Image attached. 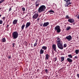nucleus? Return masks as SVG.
Instances as JSON below:
<instances>
[{"label": "nucleus", "mask_w": 79, "mask_h": 79, "mask_svg": "<svg viewBox=\"0 0 79 79\" xmlns=\"http://www.w3.org/2000/svg\"><path fill=\"white\" fill-rule=\"evenodd\" d=\"M75 53L77 55L79 53V49H76L75 50Z\"/></svg>", "instance_id": "20"}, {"label": "nucleus", "mask_w": 79, "mask_h": 79, "mask_svg": "<svg viewBox=\"0 0 79 79\" xmlns=\"http://www.w3.org/2000/svg\"><path fill=\"white\" fill-rule=\"evenodd\" d=\"M37 1H38V2H40V0H37Z\"/></svg>", "instance_id": "44"}, {"label": "nucleus", "mask_w": 79, "mask_h": 79, "mask_svg": "<svg viewBox=\"0 0 79 79\" xmlns=\"http://www.w3.org/2000/svg\"><path fill=\"white\" fill-rule=\"evenodd\" d=\"M30 26H31V23L30 22L27 23L26 25V29L28 27H29Z\"/></svg>", "instance_id": "9"}, {"label": "nucleus", "mask_w": 79, "mask_h": 79, "mask_svg": "<svg viewBox=\"0 0 79 79\" xmlns=\"http://www.w3.org/2000/svg\"><path fill=\"white\" fill-rule=\"evenodd\" d=\"M18 19H15L13 21V24L14 25H15V24H16L18 23Z\"/></svg>", "instance_id": "11"}, {"label": "nucleus", "mask_w": 79, "mask_h": 79, "mask_svg": "<svg viewBox=\"0 0 79 79\" xmlns=\"http://www.w3.org/2000/svg\"><path fill=\"white\" fill-rule=\"evenodd\" d=\"M68 56L70 58H73V56L71 54H69V55H68Z\"/></svg>", "instance_id": "21"}, {"label": "nucleus", "mask_w": 79, "mask_h": 79, "mask_svg": "<svg viewBox=\"0 0 79 79\" xmlns=\"http://www.w3.org/2000/svg\"><path fill=\"white\" fill-rule=\"evenodd\" d=\"M53 60L54 62H55L57 60V57H56L53 59Z\"/></svg>", "instance_id": "22"}, {"label": "nucleus", "mask_w": 79, "mask_h": 79, "mask_svg": "<svg viewBox=\"0 0 79 79\" xmlns=\"http://www.w3.org/2000/svg\"><path fill=\"white\" fill-rule=\"evenodd\" d=\"M25 44H26L25 45L26 46H27V45L28 44L27 43V42H26V41L25 42Z\"/></svg>", "instance_id": "35"}, {"label": "nucleus", "mask_w": 79, "mask_h": 79, "mask_svg": "<svg viewBox=\"0 0 79 79\" xmlns=\"http://www.w3.org/2000/svg\"><path fill=\"white\" fill-rule=\"evenodd\" d=\"M1 42H6V39L5 38H2L1 40Z\"/></svg>", "instance_id": "17"}, {"label": "nucleus", "mask_w": 79, "mask_h": 79, "mask_svg": "<svg viewBox=\"0 0 79 79\" xmlns=\"http://www.w3.org/2000/svg\"><path fill=\"white\" fill-rule=\"evenodd\" d=\"M40 26H43V23H41L40 25Z\"/></svg>", "instance_id": "41"}, {"label": "nucleus", "mask_w": 79, "mask_h": 79, "mask_svg": "<svg viewBox=\"0 0 79 79\" xmlns=\"http://www.w3.org/2000/svg\"><path fill=\"white\" fill-rule=\"evenodd\" d=\"M2 19H3V20H5V17H3L2 18Z\"/></svg>", "instance_id": "38"}, {"label": "nucleus", "mask_w": 79, "mask_h": 79, "mask_svg": "<svg viewBox=\"0 0 79 79\" xmlns=\"http://www.w3.org/2000/svg\"><path fill=\"white\" fill-rule=\"evenodd\" d=\"M37 45V43H35L34 45V47H36Z\"/></svg>", "instance_id": "28"}, {"label": "nucleus", "mask_w": 79, "mask_h": 79, "mask_svg": "<svg viewBox=\"0 0 79 79\" xmlns=\"http://www.w3.org/2000/svg\"><path fill=\"white\" fill-rule=\"evenodd\" d=\"M74 58H76V59H78V57H77V56H75Z\"/></svg>", "instance_id": "37"}, {"label": "nucleus", "mask_w": 79, "mask_h": 79, "mask_svg": "<svg viewBox=\"0 0 79 79\" xmlns=\"http://www.w3.org/2000/svg\"><path fill=\"white\" fill-rule=\"evenodd\" d=\"M70 29H71V27H67L66 29V30H67V31H69V30Z\"/></svg>", "instance_id": "23"}, {"label": "nucleus", "mask_w": 79, "mask_h": 79, "mask_svg": "<svg viewBox=\"0 0 79 79\" xmlns=\"http://www.w3.org/2000/svg\"><path fill=\"white\" fill-rule=\"evenodd\" d=\"M22 10L23 11H25V8L24 7H22Z\"/></svg>", "instance_id": "31"}, {"label": "nucleus", "mask_w": 79, "mask_h": 79, "mask_svg": "<svg viewBox=\"0 0 79 79\" xmlns=\"http://www.w3.org/2000/svg\"><path fill=\"white\" fill-rule=\"evenodd\" d=\"M11 58V55H10L8 57V59H10Z\"/></svg>", "instance_id": "40"}, {"label": "nucleus", "mask_w": 79, "mask_h": 79, "mask_svg": "<svg viewBox=\"0 0 79 79\" xmlns=\"http://www.w3.org/2000/svg\"><path fill=\"white\" fill-rule=\"evenodd\" d=\"M12 35L13 39H17L18 37V33L17 31H14L12 33Z\"/></svg>", "instance_id": "3"}, {"label": "nucleus", "mask_w": 79, "mask_h": 79, "mask_svg": "<svg viewBox=\"0 0 79 79\" xmlns=\"http://www.w3.org/2000/svg\"><path fill=\"white\" fill-rule=\"evenodd\" d=\"M31 44V47H32V44Z\"/></svg>", "instance_id": "49"}, {"label": "nucleus", "mask_w": 79, "mask_h": 79, "mask_svg": "<svg viewBox=\"0 0 79 79\" xmlns=\"http://www.w3.org/2000/svg\"><path fill=\"white\" fill-rule=\"evenodd\" d=\"M48 25H49V22H44L43 25V27H47V26H48Z\"/></svg>", "instance_id": "8"}, {"label": "nucleus", "mask_w": 79, "mask_h": 79, "mask_svg": "<svg viewBox=\"0 0 79 79\" xmlns=\"http://www.w3.org/2000/svg\"><path fill=\"white\" fill-rule=\"evenodd\" d=\"M66 3H67L65 4V7H68L69 5H71V4L72 3L71 2H69V3L66 2Z\"/></svg>", "instance_id": "12"}, {"label": "nucleus", "mask_w": 79, "mask_h": 79, "mask_svg": "<svg viewBox=\"0 0 79 79\" xmlns=\"http://www.w3.org/2000/svg\"><path fill=\"white\" fill-rule=\"evenodd\" d=\"M2 3V2L1 1H0V4H1V3Z\"/></svg>", "instance_id": "48"}, {"label": "nucleus", "mask_w": 79, "mask_h": 79, "mask_svg": "<svg viewBox=\"0 0 79 79\" xmlns=\"http://www.w3.org/2000/svg\"><path fill=\"white\" fill-rule=\"evenodd\" d=\"M1 16H2V15L0 14V17H1Z\"/></svg>", "instance_id": "51"}, {"label": "nucleus", "mask_w": 79, "mask_h": 79, "mask_svg": "<svg viewBox=\"0 0 79 79\" xmlns=\"http://www.w3.org/2000/svg\"><path fill=\"white\" fill-rule=\"evenodd\" d=\"M35 3H39V2H38V1H37Z\"/></svg>", "instance_id": "47"}, {"label": "nucleus", "mask_w": 79, "mask_h": 79, "mask_svg": "<svg viewBox=\"0 0 79 79\" xmlns=\"http://www.w3.org/2000/svg\"><path fill=\"white\" fill-rule=\"evenodd\" d=\"M12 45H13V47H15V43H13L12 44Z\"/></svg>", "instance_id": "36"}, {"label": "nucleus", "mask_w": 79, "mask_h": 79, "mask_svg": "<svg viewBox=\"0 0 79 79\" xmlns=\"http://www.w3.org/2000/svg\"><path fill=\"white\" fill-rule=\"evenodd\" d=\"M47 47L45 46H44L42 47V49H43L44 50H47Z\"/></svg>", "instance_id": "18"}, {"label": "nucleus", "mask_w": 79, "mask_h": 79, "mask_svg": "<svg viewBox=\"0 0 79 79\" xmlns=\"http://www.w3.org/2000/svg\"><path fill=\"white\" fill-rule=\"evenodd\" d=\"M45 56V59L46 60H48V58H49V57H50V56L48 55V54H47Z\"/></svg>", "instance_id": "15"}, {"label": "nucleus", "mask_w": 79, "mask_h": 79, "mask_svg": "<svg viewBox=\"0 0 79 79\" xmlns=\"http://www.w3.org/2000/svg\"><path fill=\"white\" fill-rule=\"evenodd\" d=\"M66 18L67 19H69V16L68 15H67L66 17Z\"/></svg>", "instance_id": "33"}, {"label": "nucleus", "mask_w": 79, "mask_h": 79, "mask_svg": "<svg viewBox=\"0 0 79 79\" xmlns=\"http://www.w3.org/2000/svg\"><path fill=\"white\" fill-rule=\"evenodd\" d=\"M56 46L55 44H53L52 45V48L54 51L56 52Z\"/></svg>", "instance_id": "10"}, {"label": "nucleus", "mask_w": 79, "mask_h": 79, "mask_svg": "<svg viewBox=\"0 0 79 79\" xmlns=\"http://www.w3.org/2000/svg\"><path fill=\"white\" fill-rule=\"evenodd\" d=\"M35 4L36 7H37V6H39V3H37V2L35 3Z\"/></svg>", "instance_id": "25"}, {"label": "nucleus", "mask_w": 79, "mask_h": 79, "mask_svg": "<svg viewBox=\"0 0 79 79\" xmlns=\"http://www.w3.org/2000/svg\"><path fill=\"white\" fill-rule=\"evenodd\" d=\"M56 43L58 48L60 50L63 49V42L61 41V39L59 38H57V39Z\"/></svg>", "instance_id": "1"}, {"label": "nucleus", "mask_w": 79, "mask_h": 79, "mask_svg": "<svg viewBox=\"0 0 79 79\" xmlns=\"http://www.w3.org/2000/svg\"><path fill=\"white\" fill-rule=\"evenodd\" d=\"M7 27L8 28V27H9V25H7Z\"/></svg>", "instance_id": "46"}, {"label": "nucleus", "mask_w": 79, "mask_h": 79, "mask_svg": "<svg viewBox=\"0 0 79 79\" xmlns=\"http://www.w3.org/2000/svg\"><path fill=\"white\" fill-rule=\"evenodd\" d=\"M53 6L54 9H56V8H57L56 5L55 4Z\"/></svg>", "instance_id": "26"}, {"label": "nucleus", "mask_w": 79, "mask_h": 79, "mask_svg": "<svg viewBox=\"0 0 79 79\" xmlns=\"http://www.w3.org/2000/svg\"><path fill=\"white\" fill-rule=\"evenodd\" d=\"M45 71L46 73H48V69H46L45 70Z\"/></svg>", "instance_id": "29"}, {"label": "nucleus", "mask_w": 79, "mask_h": 79, "mask_svg": "<svg viewBox=\"0 0 79 79\" xmlns=\"http://www.w3.org/2000/svg\"><path fill=\"white\" fill-rule=\"evenodd\" d=\"M24 27H25V24H23V25L22 26V27H21L22 31V30H23V29H24Z\"/></svg>", "instance_id": "19"}, {"label": "nucleus", "mask_w": 79, "mask_h": 79, "mask_svg": "<svg viewBox=\"0 0 79 79\" xmlns=\"http://www.w3.org/2000/svg\"><path fill=\"white\" fill-rule=\"evenodd\" d=\"M49 13H55V11H54L53 10H50L49 11H48Z\"/></svg>", "instance_id": "24"}, {"label": "nucleus", "mask_w": 79, "mask_h": 79, "mask_svg": "<svg viewBox=\"0 0 79 79\" xmlns=\"http://www.w3.org/2000/svg\"><path fill=\"white\" fill-rule=\"evenodd\" d=\"M66 39L68 40V41H70L72 39V37L71 35H69L68 36L66 37Z\"/></svg>", "instance_id": "7"}, {"label": "nucleus", "mask_w": 79, "mask_h": 79, "mask_svg": "<svg viewBox=\"0 0 79 79\" xmlns=\"http://www.w3.org/2000/svg\"><path fill=\"white\" fill-rule=\"evenodd\" d=\"M67 60L69 63H72V62H73V60L70 59L69 58H68L67 59Z\"/></svg>", "instance_id": "13"}, {"label": "nucleus", "mask_w": 79, "mask_h": 79, "mask_svg": "<svg viewBox=\"0 0 79 79\" xmlns=\"http://www.w3.org/2000/svg\"><path fill=\"white\" fill-rule=\"evenodd\" d=\"M55 29L58 33L60 32L61 31V29H60V27L59 26H57L55 27Z\"/></svg>", "instance_id": "4"}, {"label": "nucleus", "mask_w": 79, "mask_h": 79, "mask_svg": "<svg viewBox=\"0 0 79 79\" xmlns=\"http://www.w3.org/2000/svg\"><path fill=\"white\" fill-rule=\"evenodd\" d=\"M45 9H46L45 6L44 5H42L39 8L38 12L39 13H42V12H44V11H45Z\"/></svg>", "instance_id": "2"}, {"label": "nucleus", "mask_w": 79, "mask_h": 79, "mask_svg": "<svg viewBox=\"0 0 79 79\" xmlns=\"http://www.w3.org/2000/svg\"><path fill=\"white\" fill-rule=\"evenodd\" d=\"M64 1H66V0H64Z\"/></svg>", "instance_id": "53"}, {"label": "nucleus", "mask_w": 79, "mask_h": 79, "mask_svg": "<svg viewBox=\"0 0 79 79\" xmlns=\"http://www.w3.org/2000/svg\"><path fill=\"white\" fill-rule=\"evenodd\" d=\"M1 1L2 2H3L4 1H5V0H1Z\"/></svg>", "instance_id": "43"}, {"label": "nucleus", "mask_w": 79, "mask_h": 79, "mask_svg": "<svg viewBox=\"0 0 79 79\" xmlns=\"http://www.w3.org/2000/svg\"><path fill=\"white\" fill-rule=\"evenodd\" d=\"M3 25L4 26L5 25V23H3Z\"/></svg>", "instance_id": "52"}, {"label": "nucleus", "mask_w": 79, "mask_h": 79, "mask_svg": "<svg viewBox=\"0 0 79 79\" xmlns=\"http://www.w3.org/2000/svg\"><path fill=\"white\" fill-rule=\"evenodd\" d=\"M77 19H79V15H78V16H77Z\"/></svg>", "instance_id": "45"}, {"label": "nucleus", "mask_w": 79, "mask_h": 79, "mask_svg": "<svg viewBox=\"0 0 79 79\" xmlns=\"http://www.w3.org/2000/svg\"><path fill=\"white\" fill-rule=\"evenodd\" d=\"M40 20V18H38L36 20V21H37V22H39V20Z\"/></svg>", "instance_id": "34"}, {"label": "nucleus", "mask_w": 79, "mask_h": 79, "mask_svg": "<svg viewBox=\"0 0 79 79\" xmlns=\"http://www.w3.org/2000/svg\"><path fill=\"white\" fill-rule=\"evenodd\" d=\"M67 46V45L66 44H64V48H66Z\"/></svg>", "instance_id": "27"}, {"label": "nucleus", "mask_w": 79, "mask_h": 79, "mask_svg": "<svg viewBox=\"0 0 79 79\" xmlns=\"http://www.w3.org/2000/svg\"><path fill=\"white\" fill-rule=\"evenodd\" d=\"M38 16H39V14L37 13H36L33 15L32 18L33 19H36L38 18Z\"/></svg>", "instance_id": "5"}, {"label": "nucleus", "mask_w": 79, "mask_h": 79, "mask_svg": "<svg viewBox=\"0 0 79 79\" xmlns=\"http://www.w3.org/2000/svg\"><path fill=\"white\" fill-rule=\"evenodd\" d=\"M37 42H38V40H36L35 43H37Z\"/></svg>", "instance_id": "42"}, {"label": "nucleus", "mask_w": 79, "mask_h": 79, "mask_svg": "<svg viewBox=\"0 0 79 79\" xmlns=\"http://www.w3.org/2000/svg\"><path fill=\"white\" fill-rule=\"evenodd\" d=\"M11 11V8H10L9 10V11Z\"/></svg>", "instance_id": "39"}, {"label": "nucleus", "mask_w": 79, "mask_h": 79, "mask_svg": "<svg viewBox=\"0 0 79 79\" xmlns=\"http://www.w3.org/2000/svg\"><path fill=\"white\" fill-rule=\"evenodd\" d=\"M61 62H63L64 60V57L62 56L60 57Z\"/></svg>", "instance_id": "16"}, {"label": "nucleus", "mask_w": 79, "mask_h": 79, "mask_svg": "<svg viewBox=\"0 0 79 79\" xmlns=\"http://www.w3.org/2000/svg\"><path fill=\"white\" fill-rule=\"evenodd\" d=\"M44 50H43L42 49H41L40 50V54L42 55V54L44 53Z\"/></svg>", "instance_id": "14"}, {"label": "nucleus", "mask_w": 79, "mask_h": 79, "mask_svg": "<svg viewBox=\"0 0 79 79\" xmlns=\"http://www.w3.org/2000/svg\"><path fill=\"white\" fill-rule=\"evenodd\" d=\"M71 2V0H67L66 1V3H69V2Z\"/></svg>", "instance_id": "30"}, {"label": "nucleus", "mask_w": 79, "mask_h": 79, "mask_svg": "<svg viewBox=\"0 0 79 79\" xmlns=\"http://www.w3.org/2000/svg\"><path fill=\"white\" fill-rule=\"evenodd\" d=\"M3 23V21L2 20H0V24H2Z\"/></svg>", "instance_id": "32"}, {"label": "nucleus", "mask_w": 79, "mask_h": 79, "mask_svg": "<svg viewBox=\"0 0 79 79\" xmlns=\"http://www.w3.org/2000/svg\"><path fill=\"white\" fill-rule=\"evenodd\" d=\"M68 21L70 23H74V20L73 19H69L68 20Z\"/></svg>", "instance_id": "6"}, {"label": "nucleus", "mask_w": 79, "mask_h": 79, "mask_svg": "<svg viewBox=\"0 0 79 79\" xmlns=\"http://www.w3.org/2000/svg\"><path fill=\"white\" fill-rule=\"evenodd\" d=\"M73 25H74V24H75V23H73Z\"/></svg>", "instance_id": "50"}]
</instances>
